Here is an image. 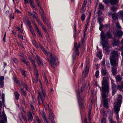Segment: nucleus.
<instances>
[{"instance_id": "f257e3e1", "label": "nucleus", "mask_w": 123, "mask_h": 123, "mask_svg": "<svg viewBox=\"0 0 123 123\" xmlns=\"http://www.w3.org/2000/svg\"><path fill=\"white\" fill-rule=\"evenodd\" d=\"M107 77H105L103 79L102 82V88L101 87H98L102 92L101 93V95L102 98V100L104 107L107 108L108 107V99L107 98L108 96V93L109 88V86L108 84Z\"/></svg>"}, {"instance_id": "f03ea898", "label": "nucleus", "mask_w": 123, "mask_h": 123, "mask_svg": "<svg viewBox=\"0 0 123 123\" xmlns=\"http://www.w3.org/2000/svg\"><path fill=\"white\" fill-rule=\"evenodd\" d=\"M110 57V60L111 65L113 67L111 68V71L113 75H115L117 74V67L118 66V58L119 54L118 52L115 50L111 51Z\"/></svg>"}, {"instance_id": "7ed1b4c3", "label": "nucleus", "mask_w": 123, "mask_h": 123, "mask_svg": "<svg viewBox=\"0 0 123 123\" xmlns=\"http://www.w3.org/2000/svg\"><path fill=\"white\" fill-rule=\"evenodd\" d=\"M101 39L103 41L104 43L101 42L102 45L103 49L104 50H106V53L107 54H109L110 51V47L107 46L108 39H111L112 36L111 33L109 31L104 33V31H101L100 34Z\"/></svg>"}, {"instance_id": "20e7f679", "label": "nucleus", "mask_w": 123, "mask_h": 123, "mask_svg": "<svg viewBox=\"0 0 123 123\" xmlns=\"http://www.w3.org/2000/svg\"><path fill=\"white\" fill-rule=\"evenodd\" d=\"M122 100V96L120 94L118 95V97L117 99V102H115L114 109L116 112V119L118 120L119 119L118 112L120 109Z\"/></svg>"}, {"instance_id": "39448f33", "label": "nucleus", "mask_w": 123, "mask_h": 123, "mask_svg": "<svg viewBox=\"0 0 123 123\" xmlns=\"http://www.w3.org/2000/svg\"><path fill=\"white\" fill-rule=\"evenodd\" d=\"M50 54V64L51 66L53 68H54L55 66H57L58 63L56 62L57 58L52 53L49 52V54Z\"/></svg>"}, {"instance_id": "423d86ee", "label": "nucleus", "mask_w": 123, "mask_h": 123, "mask_svg": "<svg viewBox=\"0 0 123 123\" xmlns=\"http://www.w3.org/2000/svg\"><path fill=\"white\" fill-rule=\"evenodd\" d=\"M41 91L42 93L41 94L39 92H38V98H37L38 100V103L39 104H40V98L43 103L44 102L43 98L42 96V95L43 96V97L44 98L46 96V91L45 90H43V88H41Z\"/></svg>"}, {"instance_id": "0eeeda50", "label": "nucleus", "mask_w": 123, "mask_h": 123, "mask_svg": "<svg viewBox=\"0 0 123 123\" xmlns=\"http://www.w3.org/2000/svg\"><path fill=\"white\" fill-rule=\"evenodd\" d=\"M77 94L80 106V107H81V108H84V106L83 104V102L82 101H83L84 99L80 98L79 93L78 91L77 92Z\"/></svg>"}, {"instance_id": "6e6552de", "label": "nucleus", "mask_w": 123, "mask_h": 123, "mask_svg": "<svg viewBox=\"0 0 123 123\" xmlns=\"http://www.w3.org/2000/svg\"><path fill=\"white\" fill-rule=\"evenodd\" d=\"M101 72L102 75L103 76H105L106 75L107 76L106 77H104L103 79L105 77H107L108 78V79H109V77H110V76L106 68H102L101 70Z\"/></svg>"}, {"instance_id": "1a4fd4ad", "label": "nucleus", "mask_w": 123, "mask_h": 123, "mask_svg": "<svg viewBox=\"0 0 123 123\" xmlns=\"http://www.w3.org/2000/svg\"><path fill=\"white\" fill-rule=\"evenodd\" d=\"M55 117L54 114L52 113L51 111H50L49 114V119L51 120V123H55V121L53 119Z\"/></svg>"}, {"instance_id": "9d476101", "label": "nucleus", "mask_w": 123, "mask_h": 123, "mask_svg": "<svg viewBox=\"0 0 123 123\" xmlns=\"http://www.w3.org/2000/svg\"><path fill=\"white\" fill-rule=\"evenodd\" d=\"M27 116L28 117V121L29 122L32 121L33 119V117L32 114L31 112H28Z\"/></svg>"}, {"instance_id": "9b49d317", "label": "nucleus", "mask_w": 123, "mask_h": 123, "mask_svg": "<svg viewBox=\"0 0 123 123\" xmlns=\"http://www.w3.org/2000/svg\"><path fill=\"white\" fill-rule=\"evenodd\" d=\"M2 118L3 120H2L0 121V123H5V121L7 122V118L6 115L5 114L4 112H2Z\"/></svg>"}, {"instance_id": "f8f14e48", "label": "nucleus", "mask_w": 123, "mask_h": 123, "mask_svg": "<svg viewBox=\"0 0 123 123\" xmlns=\"http://www.w3.org/2000/svg\"><path fill=\"white\" fill-rule=\"evenodd\" d=\"M123 34V32L120 31H117L115 33L116 36L118 37H121L122 36Z\"/></svg>"}, {"instance_id": "ddd939ff", "label": "nucleus", "mask_w": 123, "mask_h": 123, "mask_svg": "<svg viewBox=\"0 0 123 123\" xmlns=\"http://www.w3.org/2000/svg\"><path fill=\"white\" fill-rule=\"evenodd\" d=\"M36 59H37V63L39 65H43V64L42 63V60L40 59V58L38 55H36V57H35Z\"/></svg>"}, {"instance_id": "4468645a", "label": "nucleus", "mask_w": 123, "mask_h": 123, "mask_svg": "<svg viewBox=\"0 0 123 123\" xmlns=\"http://www.w3.org/2000/svg\"><path fill=\"white\" fill-rule=\"evenodd\" d=\"M110 3L112 5H114L118 2V0H108Z\"/></svg>"}, {"instance_id": "2eb2a0df", "label": "nucleus", "mask_w": 123, "mask_h": 123, "mask_svg": "<svg viewBox=\"0 0 123 123\" xmlns=\"http://www.w3.org/2000/svg\"><path fill=\"white\" fill-rule=\"evenodd\" d=\"M118 15L116 13H114L112 15V17L113 20H116L118 19Z\"/></svg>"}, {"instance_id": "dca6fc26", "label": "nucleus", "mask_w": 123, "mask_h": 123, "mask_svg": "<svg viewBox=\"0 0 123 123\" xmlns=\"http://www.w3.org/2000/svg\"><path fill=\"white\" fill-rule=\"evenodd\" d=\"M80 43L77 44V43H75L74 44V47L75 48V50H78L80 47Z\"/></svg>"}, {"instance_id": "f3484780", "label": "nucleus", "mask_w": 123, "mask_h": 123, "mask_svg": "<svg viewBox=\"0 0 123 123\" xmlns=\"http://www.w3.org/2000/svg\"><path fill=\"white\" fill-rule=\"evenodd\" d=\"M34 71L35 72V74H36V80L37 81L38 80V78L39 77V75L38 73V71L36 69V68H34Z\"/></svg>"}, {"instance_id": "a211bd4d", "label": "nucleus", "mask_w": 123, "mask_h": 123, "mask_svg": "<svg viewBox=\"0 0 123 123\" xmlns=\"http://www.w3.org/2000/svg\"><path fill=\"white\" fill-rule=\"evenodd\" d=\"M116 79L117 82L121 81L122 79L120 77V75H119L117 76L116 77Z\"/></svg>"}, {"instance_id": "6ab92c4d", "label": "nucleus", "mask_w": 123, "mask_h": 123, "mask_svg": "<svg viewBox=\"0 0 123 123\" xmlns=\"http://www.w3.org/2000/svg\"><path fill=\"white\" fill-rule=\"evenodd\" d=\"M98 21L99 23H101V22H103L104 20V18L103 17H98Z\"/></svg>"}, {"instance_id": "aec40b11", "label": "nucleus", "mask_w": 123, "mask_h": 123, "mask_svg": "<svg viewBox=\"0 0 123 123\" xmlns=\"http://www.w3.org/2000/svg\"><path fill=\"white\" fill-rule=\"evenodd\" d=\"M110 9L112 11L115 12L117 11V8L116 7L114 6L111 7Z\"/></svg>"}, {"instance_id": "412c9836", "label": "nucleus", "mask_w": 123, "mask_h": 123, "mask_svg": "<svg viewBox=\"0 0 123 123\" xmlns=\"http://www.w3.org/2000/svg\"><path fill=\"white\" fill-rule=\"evenodd\" d=\"M29 60L31 62L33 65V66H34V68H36V65L35 63V62H34V61L32 60V59L30 57H29Z\"/></svg>"}, {"instance_id": "4be33fe9", "label": "nucleus", "mask_w": 123, "mask_h": 123, "mask_svg": "<svg viewBox=\"0 0 123 123\" xmlns=\"http://www.w3.org/2000/svg\"><path fill=\"white\" fill-rule=\"evenodd\" d=\"M20 92L24 96H26V93L25 91H24L23 88L20 89Z\"/></svg>"}, {"instance_id": "5701e85b", "label": "nucleus", "mask_w": 123, "mask_h": 123, "mask_svg": "<svg viewBox=\"0 0 123 123\" xmlns=\"http://www.w3.org/2000/svg\"><path fill=\"white\" fill-rule=\"evenodd\" d=\"M35 30L37 33L40 36V37H42V35L41 34V32L40 31H39V29L37 27V26H36V27L35 28Z\"/></svg>"}, {"instance_id": "b1692460", "label": "nucleus", "mask_w": 123, "mask_h": 123, "mask_svg": "<svg viewBox=\"0 0 123 123\" xmlns=\"http://www.w3.org/2000/svg\"><path fill=\"white\" fill-rule=\"evenodd\" d=\"M97 56L100 59H101L102 58V52L100 51L97 54Z\"/></svg>"}, {"instance_id": "393cba45", "label": "nucleus", "mask_w": 123, "mask_h": 123, "mask_svg": "<svg viewBox=\"0 0 123 123\" xmlns=\"http://www.w3.org/2000/svg\"><path fill=\"white\" fill-rule=\"evenodd\" d=\"M14 94L17 99L18 100V99L19 98V94L18 93V92L16 91L15 92H14Z\"/></svg>"}, {"instance_id": "a878e982", "label": "nucleus", "mask_w": 123, "mask_h": 123, "mask_svg": "<svg viewBox=\"0 0 123 123\" xmlns=\"http://www.w3.org/2000/svg\"><path fill=\"white\" fill-rule=\"evenodd\" d=\"M30 0V4L32 6L33 8H34L35 7V5L34 4V3L33 1L32 0Z\"/></svg>"}, {"instance_id": "bb28decb", "label": "nucleus", "mask_w": 123, "mask_h": 123, "mask_svg": "<svg viewBox=\"0 0 123 123\" xmlns=\"http://www.w3.org/2000/svg\"><path fill=\"white\" fill-rule=\"evenodd\" d=\"M111 85L112 89L116 88V84L113 80H111Z\"/></svg>"}, {"instance_id": "cd10ccee", "label": "nucleus", "mask_w": 123, "mask_h": 123, "mask_svg": "<svg viewBox=\"0 0 123 123\" xmlns=\"http://www.w3.org/2000/svg\"><path fill=\"white\" fill-rule=\"evenodd\" d=\"M85 14L84 13H83L81 17V20L82 21H84L85 20Z\"/></svg>"}, {"instance_id": "c85d7f7f", "label": "nucleus", "mask_w": 123, "mask_h": 123, "mask_svg": "<svg viewBox=\"0 0 123 123\" xmlns=\"http://www.w3.org/2000/svg\"><path fill=\"white\" fill-rule=\"evenodd\" d=\"M27 25L29 26V27L31 29L32 28V26L31 25V23L30 22L28 19L27 20Z\"/></svg>"}, {"instance_id": "c756f323", "label": "nucleus", "mask_w": 123, "mask_h": 123, "mask_svg": "<svg viewBox=\"0 0 123 123\" xmlns=\"http://www.w3.org/2000/svg\"><path fill=\"white\" fill-rule=\"evenodd\" d=\"M88 74L83 71L82 74V77L83 78H85L87 76Z\"/></svg>"}, {"instance_id": "7c9ffc66", "label": "nucleus", "mask_w": 123, "mask_h": 123, "mask_svg": "<svg viewBox=\"0 0 123 123\" xmlns=\"http://www.w3.org/2000/svg\"><path fill=\"white\" fill-rule=\"evenodd\" d=\"M116 26L118 29H120L121 28V27L119 23L117 22L115 24Z\"/></svg>"}, {"instance_id": "2f4dec72", "label": "nucleus", "mask_w": 123, "mask_h": 123, "mask_svg": "<svg viewBox=\"0 0 123 123\" xmlns=\"http://www.w3.org/2000/svg\"><path fill=\"white\" fill-rule=\"evenodd\" d=\"M40 9L39 10V12L41 14V15L43 14L44 13V11L43 9L41 7V6H40Z\"/></svg>"}, {"instance_id": "473e14b6", "label": "nucleus", "mask_w": 123, "mask_h": 123, "mask_svg": "<svg viewBox=\"0 0 123 123\" xmlns=\"http://www.w3.org/2000/svg\"><path fill=\"white\" fill-rule=\"evenodd\" d=\"M43 120L45 123H48L45 116L44 114L43 115Z\"/></svg>"}, {"instance_id": "72a5a7b5", "label": "nucleus", "mask_w": 123, "mask_h": 123, "mask_svg": "<svg viewBox=\"0 0 123 123\" xmlns=\"http://www.w3.org/2000/svg\"><path fill=\"white\" fill-rule=\"evenodd\" d=\"M123 88L121 87V86L118 84L117 86V89L120 90V91H122Z\"/></svg>"}, {"instance_id": "f704fd0d", "label": "nucleus", "mask_w": 123, "mask_h": 123, "mask_svg": "<svg viewBox=\"0 0 123 123\" xmlns=\"http://www.w3.org/2000/svg\"><path fill=\"white\" fill-rule=\"evenodd\" d=\"M120 42L118 41H114V46H118L119 44L120 43Z\"/></svg>"}, {"instance_id": "c9c22d12", "label": "nucleus", "mask_w": 123, "mask_h": 123, "mask_svg": "<svg viewBox=\"0 0 123 123\" xmlns=\"http://www.w3.org/2000/svg\"><path fill=\"white\" fill-rule=\"evenodd\" d=\"M101 123H106V118L104 117L102 118L101 120Z\"/></svg>"}, {"instance_id": "e433bc0d", "label": "nucleus", "mask_w": 123, "mask_h": 123, "mask_svg": "<svg viewBox=\"0 0 123 123\" xmlns=\"http://www.w3.org/2000/svg\"><path fill=\"white\" fill-rule=\"evenodd\" d=\"M30 30L32 35L33 36H36V34L34 32V31L33 29H30Z\"/></svg>"}, {"instance_id": "4c0bfd02", "label": "nucleus", "mask_w": 123, "mask_h": 123, "mask_svg": "<svg viewBox=\"0 0 123 123\" xmlns=\"http://www.w3.org/2000/svg\"><path fill=\"white\" fill-rule=\"evenodd\" d=\"M99 24L100 25V26L99 29L100 31H101L102 29L103 28V27H104V26L103 25V24L102 23H100Z\"/></svg>"}, {"instance_id": "58836bf2", "label": "nucleus", "mask_w": 123, "mask_h": 123, "mask_svg": "<svg viewBox=\"0 0 123 123\" xmlns=\"http://www.w3.org/2000/svg\"><path fill=\"white\" fill-rule=\"evenodd\" d=\"M99 74V71L98 70H97L95 72V76L97 78L98 77Z\"/></svg>"}, {"instance_id": "ea45409f", "label": "nucleus", "mask_w": 123, "mask_h": 123, "mask_svg": "<svg viewBox=\"0 0 123 123\" xmlns=\"http://www.w3.org/2000/svg\"><path fill=\"white\" fill-rule=\"evenodd\" d=\"M87 65L86 66V67L85 69L84 72L88 74V69H87Z\"/></svg>"}, {"instance_id": "a19ab883", "label": "nucleus", "mask_w": 123, "mask_h": 123, "mask_svg": "<svg viewBox=\"0 0 123 123\" xmlns=\"http://www.w3.org/2000/svg\"><path fill=\"white\" fill-rule=\"evenodd\" d=\"M21 116L22 117V118H23L24 120L26 122L27 120L26 117L25 116L23 115L22 113L21 114Z\"/></svg>"}, {"instance_id": "79ce46f5", "label": "nucleus", "mask_w": 123, "mask_h": 123, "mask_svg": "<svg viewBox=\"0 0 123 123\" xmlns=\"http://www.w3.org/2000/svg\"><path fill=\"white\" fill-rule=\"evenodd\" d=\"M32 42L33 44L35 46H37V44L36 41L34 40L33 39V40H32Z\"/></svg>"}, {"instance_id": "37998d69", "label": "nucleus", "mask_w": 123, "mask_h": 123, "mask_svg": "<svg viewBox=\"0 0 123 123\" xmlns=\"http://www.w3.org/2000/svg\"><path fill=\"white\" fill-rule=\"evenodd\" d=\"M112 95L113 96L115 93L116 92V90L115 88L112 89Z\"/></svg>"}, {"instance_id": "c03bdc74", "label": "nucleus", "mask_w": 123, "mask_h": 123, "mask_svg": "<svg viewBox=\"0 0 123 123\" xmlns=\"http://www.w3.org/2000/svg\"><path fill=\"white\" fill-rule=\"evenodd\" d=\"M21 71V72L22 74L25 77L26 76V75L25 73V71L22 69H20Z\"/></svg>"}, {"instance_id": "a18cd8bd", "label": "nucleus", "mask_w": 123, "mask_h": 123, "mask_svg": "<svg viewBox=\"0 0 123 123\" xmlns=\"http://www.w3.org/2000/svg\"><path fill=\"white\" fill-rule=\"evenodd\" d=\"M109 119L110 123H117L116 122L113 121L111 118L109 117Z\"/></svg>"}, {"instance_id": "49530a36", "label": "nucleus", "mask_w": 123, "mask_h": 123, "mask_svg": "<svg viewBox=\"0 0 123 123\" xmlns=\"http://www.w3.org/2000/svg\"><path fill=\"white\" fill-rule=\"evenodd\" d=\"M104 8L103 5L101 4H100L99 6V8L100 9H102Z\"/></svg>"}, {"instance_id": "de8ad7c7", "label": "nucleus", "mask_w": 123, "mask_h": 123, "mask_svg": "<svg viewBox=\"0 0 123 123\" xmlns=\"http://www.w3.org/2000/svg\"><path fill=\"white\" fill-rule=\"evenodd\" d=\"M14 62L16 63L17 64L18 63V60L16 58H13V59Z\"/></svg>"}, {"instance_id": "09e8293b", "label": "nucleus", "mask_w": 123, "mask_h": 123, "mask_svg": "<svg viewBox=\"0 0 123 123\" xmlns=\"http://www.w3.org/2000/svg\"><path fill=\"white\" fill-rule=\"evenodd\" d=\"M4 83L3 81L0 80V85L2 87H4Z\"/></svg>"}, {"instance_id": "8fccbe9b", "label": "nucleus", "mask_w": 123, "mask_h": 123, "mask_svg": "<svg viewBox=\"0 0 123 123\" xmlns=\"http://www.w3.org/2000/svg\"><path fill=\"white\" fill-rule=\"evenodd\" d=\"M14 80L17 84H19V81L17 79H16L15 78H13Z\"/></svg>"}, {"instance_id": "3c124183", "label": "nucleus", "mask_w": 123, "mask_h": 123, "mask_svg": "<svg viewBox=\"0 0 123 123\" xmlns=\"http://www.w3.org/2000/svg\"><path fill=\"white\" fill-rule=\"evenodd\" d=\"M43 21L44 22V24H47V23H48V21L47 20V19L46 18L44 19H43Z\"/></svg>"}, {"instance_id": "603ef678", "label": "nucleus", "mask_w": 123, "mask_h": 123, "mask_svg": "<svg viewBox=\"0 0 123 123\" xmlns=\"http://www.w3.org/2000/svg\"><path fill=\"white\" fill-rule=\"evenodd\" d=\"M37 21L38 22V23L41 25L42 27H43L44 26V25L43 24V23L41 21H40L39 20H37Z\"/></svg>"}, {"instance_id": "864d4df0", "label": "nucleus", "mask_w": 123, "mask_h": 123, "mask_svg": "<svg viewBox=\"0 0 123 123\" xmlns=\"http://www.w3.org/2000/svg\"><path fill=\"white\" fill-rule=\"evenodd\" d=\"M98 17H99L101 16V15L102 14V12L101 11L98 10Z\"/></svg>"}, {"instance_id": "5fc2aeb1", "label": "nucleus", "mask_w": 123, "mask_h": 123, "mask_svg": "<svg viewBox=\"0 0 123 123\" xmlns=\"http://www.w3.org/2000/svg\"><path fill=\"white\" fill-rule=\"evenodd\" d=\"M101 65L103 66L105 65V60L104 59L102 61L101 63Z\"/></svg>"}, {"instance_id": "6e6d98bb", "label": "nucleus", "mask_w": 123, "mask_h": 123, "mask_svg": "<svg viewBox=\"0 0 123 123\" xmlns=\"http://www.w3.org/2000/svg\"><path fill=\"white\" fill-rule=\"evenodd\" d=\"M85 9L84 8H81L80 11V13H83L85 12Z\"/></svg>"}, {"instance_id": "4d7b16f0", "label": "nucleus", "mask_w": 123, "mask_h": 123, "mask_svg": "<svg viewBox=\"0 0 123 123\" xmlns=\"http://www.w3.org/2000/svg\"><path fill=\"white\" fill-rule=\"evenodd\" d=\"M36 119L37 122L38 123H41V121L38 117H36Z\"/></svg>"}, {"instance_id": "13d9d810", "label": "nucleus", "mask_w": 123, "mask_h": 123, "mask_svg": "<svg viewBox=\"0 0 123 123\" xmlns=\"http://www.w3.org/2000/svg\"><path fill=\"white\" fill-rule=\"evenodd\" d=\"M4 79V76H2L0 77V80L3 81Z\"/></svg>"}, {"instance_id": "bf43d9fd", "label": "nucleus", "mask_w": 123, "mask_h": 123, "mask_svg": "<svg viewBox=\"0 0 123 123\" xmlns=\"http://www.w3.org/2000/svg\"><path fill=\"white\" fill-rule=\"evenodd\" d=\"M106 66L107 68H109L110 67V63L109 62H106Z\"/></svg>"}, {"instance_id": "052dcab7", "label": "nucleus", "mask_w": 123, "mask_h": 123, "mask_svg": "<svg viewBox=\"0 0 123 123\" xmlns=\"http://www.w3.org/2000/svg\"><path fill=\"white\" fill-rule=\"evenodd\" d=\"M76 54L78 55H79V50H75Z\"/></svg>"}, {"instance_id": "680f3d73", "label": "nucleus", "mask_w": 123, "mask_h": 123, "mask_svg": "<svg viewBox=\"0 0 123 123\" xmlns=\"http://www.w3.org/2000/svg\"><path fill=\"white\" fill-rule=\"evenodd\" d=\"M41 16L43 19L46 18L45 15L44 14H41Z\"/></svg>"}, {"instance_id": "e2e57ef3", "label": "nucleus", "mask_w": 123, "mask_h": 123, "mask_svg": "<svg viewBox=\"0 0 123 123\" xmlns=\"http://www.w3.org/2000/svg\"><path fill=\"white\" fill-rule=\"evenodd\" d=\"M47 25V26L50 29H51V27L50 26V24L49 23H47L46 24Z\"/></svg>"}, {"instance_id": "0e129e2a", "label": "nucleus", "mask_w": 123, "mask_h": 123, "mask_svg": "<svg viewBox=\"0 0 123 123\" xmlns=\"http://www.w3.org/2000/svg\"><path fill=\"white\" fill-rule=\"evenodd\" d=\"M19 55V56L23 57H24L25 56L24 54L22 53H20Z\"/></svg>"}, {"instance_id": "69168bd1", "label": "nucleus", "mask_w": 123, "mask_h": 123, "mask_svg": "<svg viewBox=\"0 0 123 123\" xmlns=\"http://www.w3.org/2000/svg\"><path fill=\"white\" fill-rule=\"evenodd\" d=\"M103 116H106L107 115L106 111H104L103 112Z\"/></svg>"}, {"instance_id": "338daca9", "label": "nucleus", "mask_w": 123, "mask_h": 123, "mask_svg": "<svg viewBox=\"0 0 123 123\" xmlns=\"http://www.w3.org/2000/svg\"><path fill=\"white\" fill-rule=\"evenodd\" d=\"M85 84H84L83 86L81 87V92H82L83 90H84V88L85 86Z\"/></svg>"}, {"instance_id": "774afa93", "label": "nucleus", "mask_w": 123, "mask_h": 123, "mask_svg": "<svg viewBox=\"0 0 123 123\" xmlns=\"http://www.w3.org/2000/svg\"><path fill=\"white\" fill-rule=\"evenodd\" d=\"M44 53L46 54V55H48L49 54V53L48 54L46 52V51L45 50V49H42Z\"/></svg>"}]
</instances>
